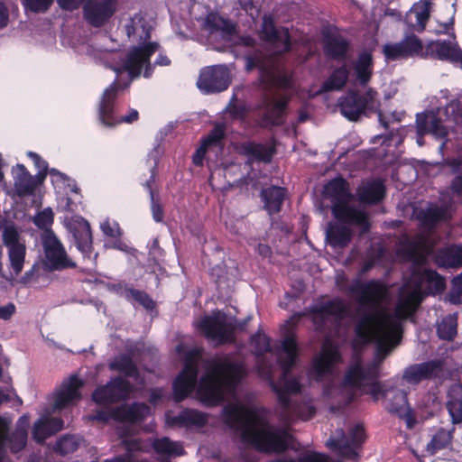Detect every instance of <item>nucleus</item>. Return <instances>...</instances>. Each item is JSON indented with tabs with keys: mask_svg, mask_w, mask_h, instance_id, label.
Returning <instances> with one entry per match:
<instances>
[{
	"mask_svg": "<svg viewBox=\"0 0 462 462\" xmlns=\"http://www.w3.org/2000/svg\"><path fill=\"white\" fill-rule=\"evenodd\" d=\"M434 263L440 268H461L462 245H451L438 249L434 255Z\"/></svg>",
	"mask_w": 462,
	"mask_h": 462,
	"instance_id": "nucleus-34",
	"label": "nucleus"
},
{
	"mask_svg": "<svg viewBox=\"0 0 462 462\" xmlns=\"http://www.w3.org/2000/svg\"><path fill=\"white\" fill-rule=\"evenodd\" d=\"M54 221V213L51 208L39 211L33 218L34 225L43 230V233L52 231L51 226Z\"/></svg>",
	"mask_w": 462,
	"mask_h": 462,
	"instance_id": "nucleus-60",
	"label": "nucleus"
},
{
	"mask_svg": "<svg viewBox=\"0 0 462 462\" xmlns=\"http://www.w3.org/2000/svg\"><path fill=\"white\" fill-rule=\"evenodd\" d=\"M331 211L339 223L346 226H357L361 228L362 234L368 233L371 228L368 214L364 210L349 206L348 203L331 207Z\"/></svg>",
	"mask_w": 462,
	"mask_h": 462,
	"instance_id": "nucleus-19",
	"label": "nucleus"
},
{
	"mask_svg": "<svg viewBox=\"0 0 462 462\" xmlns=\"http://www.w3.org/2000/svg\"><path fill=\"white\" fill-rule=\"evenodd\" d=\"M226 124L223 122L216 123L209 133L201 139L200 143L208 151L217 149L223 152L226 140Z\"/></svg>",
	"mask_w": 462,
	"mask_h": 462,
	"instance_id": "nucleus-45",
	"label": "nucleus"
},
{
	"mask_svg": "<svg viewBox=\"0 0 462 462\" xmlns=\"http://www.w3.org/2000/svg\"><path fill=\"white\" fill-rule=\"evenodd\" d=\"M428 57L460 64L462 68V50L457 42L452 43L446 40L431 41L425 46L424 58Z\"/></svg>",
	"mask_w": 462,
	"mask_h": 462,
	"instance_id": "nucleus-18",
	"label": "nucleus"
},
{
	"mask_svg": "<svg viewBox=\"0 0 462 462\" xmlns=\"http://www.w3.org/2000/svg\"><path fill=\"white\" fill-rule=\"evenodd\" d=\"M337 437L331 436L326 442V446L332 451L347 459H355L358 457V450L365 441L366 434L363 425L356 424L350 429L348 436H346L342 429L337 430Z\"/></svg>",
	"mask_w": 462,
	"mask_h": 462,
	"instance_id": "nucleus-7",
	"label": "nucleus"
},
{
	"mask_svg": "<svg viewBox=\"0 0 462 462\" xmlns=\"http://www.w3.org/2000/svg\"><path fill=\"white\" fill-rule=\"evenodd\" d=\"M338 106L342 116L353 122L357 121L366 109L365 99L357 90L347 91L339 98Z\"/></svg>",
	"mask_w": 462,
	"mask_h": 462,
	"instance_id": "nucleus-26",
	"label": "nucleus"
},
{
	"mask_svg": "<svg viewBox=\"0 0 462 462\" xmlns=\"http://www.w3.org/2000/svg\"><path fill=\"white\" fill-rule=\"evenodd\" d=\"M122 295L126 300L137 302L146 310L152 311L156 308L155 301L146 291L134 289L133 286L125 284Z\"/></svg>",
	"mask_w": 462,
	"mask_h": 462,
	"instance_id": "nucleus-49",
	"label": "nucleus"
},
{
	"mask_svg": "<svg viewBox=\"0 0 462 462\" xmlns=\"http://www.w3.org/2000/svg\"><path fill=\"white\" fill-rule=\"evenodd\" d=\"M380 372L376 364H368L365 366L357 361L346 371L344 384L347 387L362 389L368 380L379 379Z\"/></svg>",
	"mask_w": 462,
	"mask_h": 462,
	"instance_id": "nucleus-20",
	"label": "nucleus"
},
{
	"mask_svg": "<svg viewBox=\"0 0 462 462\" xmlns=\"http://www.w3.org/2000/svg\"><path fill=\"white\" fill-rule=\"evenodd\" d=\"M9 430L10 421L4 417H0V454L6 446L12 453L16 454L22 451L27 444V433L14 430L10 433Z\"/></svg>",
	"mask_w": 462,
	"mask_h": 462,
	"instance_id": "nucleus-25",
	"label": "nucleus"
},
{
	"mask_svg": "<svg viewBox=\"0 0 462 462\" xmlns=\"http://www.w3.org/2000/svg\"><path fill=\"white\" fill-rule=\"evenodd\" d=\"M241 149L243 153L247 157L265 163L271 162L276 152V149L273 145L267 146L252 141L242 143Z\"/></svg>",
	"mask_w": 462,
	"mask_h": 462,
	"instance_id": "nucleus-42",
	"label": "nucleus"
},
{
	"mask_svg": "<svg viewBox=\"0 0 462 462\" xmlns=\"http://www.w3.org/2000/svg\"><path fill=\"white\" fill-rule=\"evenodd\" d=\"M416 132L419 137L431 134L437 139H445L448 134V126L444 124L439 113L426 110L416 115Z\"/></svg>",
	"mask_w": 462,
	"mask_h": 462,
	"instance_id": "nucleus-17",
	"label": "nucleus"
},
{
	"mask_svg": "<svg viewBox=\"0 0 462 462\" xmlns=\"http://www.w3.org/2000/svg\"><path fill=\"white\" fill-rule=\"evenodd\" d=\"M198 331L216 346L231 342V323L220 311L203 317L197 325Z\"/></svg>",
	"mask_w": 462,
	"mask_h": 462,
	"instance_id": "nucleus-11",
	"label": "nucleus"
},
{
	"mask_svg": "<svg viewBox=\"0 0 462 462\" xmlns=\"http://www.w3.org/2000/svg\"><path fill=\"white\" fill-rule=\"evenodd\" d=\"M350 51V42L341 35L326 34L323 39L325 56L332 60L345 61Z\"/></svg>",
	"mask_w": 462,
	"mask_h": 462,
	"instance_id": "nucleus-28",
	"label": "nucleus"
},
{
	"mask_svg": "<svg viewBox=\"0 0 462 462\" xmlns=\"http://www.w3.org/2000/svg\"><path fill=\"white\" fill-rule=\"evenodd\" d=\"M116 421L137 423L143 421L150 413V407L144 402H133L114 408Z\"/></svg>",
	"mask_w": 462,
	"mask_h": 462,
	"instance_id": "nucleus-29",
	"label": "nucleus"
},
{
	"mask_svg": "<svg viewBox=\"0 0 462 462\" xmlns=\"http://www.w3.org/2000/svg\"><path fill=\"white\" fill-rule=\"evenodd\" d=\"M160 49L156 42H150L140 46L133 47L127 53L121 68L115 69L117 74L127 72L130 82L138 78L143 69V77L150 78L153 73V66L151 63V57Z\"/></svg>",
	"mask_w": 462,
	"mask_h": 462,
	"instance_id": "nucleus-6",
	"label": "nucleus"
},
{
	"mask_svg": "<svg viewBox=\"0 0 462 462\" xmlns=\"http://www.w3.org/2000/svg\"><path fill=\"white\" fill-rule=\"evenodd\" d=\"M202 352L199 348H193L188 351L184 357V365L181 371L190 373L192 375L199 374V361Z\"/></svg>",
	"mask_w": 462,
	"mask_h": 462,
	"instance_id": "nucleus-58",
	"label": "nucleus"
},
{
	"mask_svg": "<svg viewBox=\"0 0 462 462\" xmlns=\"http://www.w3.org/2000/svg\"><path fill=\"white\" fill-rule=\"evenodd\" d=\"M287 189L282 187L272 185L262 189L260 197L263 202V209L273 216L282 210Z\"/></svg>",
	"mask_w": 462,
	"mask_h": 462,
	"instance_id": "nucleus-33",
	"label": "nucleus"
},
{
	"mask_svg": "<svg viewBox=\"0 0 462 462\" xmlns=\"http://www.w3.org/2000/svg\"><path fill=\"white\" fill-rule=\"evenodd\" d=\"M447 409L454 423L462 422V385H455L448 392Z\"/></svg>",
	"mask_w": 462,
	"mask_h": 462,
	"instance_id": "nucleus-48",
	"label": "nucleus"
},
{
	"mask_svg": "<svg viewBox=\"0 0 462 462\" xmlns=\"http://www.w3.org/2000/svg\"><path fill=\"white\" fill-rule=\"evenodd\" d=\"M324 194L330 199L332 207L349 203L353 199L349 183L342 176L330 180L324 186Z\"/></svg>",
	"mask_w": 462,
	"mask_h": 462,
	"instance_id": "nucleus-27",
	"label": "nucleus"
},
{
	"mask_svg": "<svg viewBox=\"0 0 462 462\" xmlns=\"http://www.w3.org/2000/svg\"><path fill=\"white\" fill-rule=\"evenodd\" d=\"M170 424L180 428L195 426L202 428L208 423V415L194 409H185L178 415L170 419Z\"/></svg>",
	"mask_w": 462,
	"mask_h": 462,
	"instance_id": "nucleus-39",
	"label": "nucleus"
},
{
	"mask_svg": "<svg viewBox=\"0 0 462 462\" xmlns=\"http://www.w3.org/2000/svg\"><path fill=\"white\" fill-rule=\"evenodd\" d=\"M444 379V362L440 359L410 365L402 374V380L411 385H418L422 381L430 380L442 383Z\"/></svg>",
	"mask_w": 462,
	"mask_h": 462,
	"instance_id": "nucleus-13",
	"label": "nucleus"
},
{
	"mask_svg": "<svg viewBox=\"0 0 462 462\" xmlns=\"http://www.w3.org/2000/svg\"><path fill=\"white\" fill-rule=\"evenodd\" d=\"M365 385L360 391L365 394L370 395L374 402H378L381 398H384V393L389 390L378 379L368 380Z\"/></svg>",
	"mask_w": 462,
	"mask_h": 462,
	"instance_id": "nucleus-57",
	"label": "nucleus"
},
{
	"mask_svg": "<svg viewBox=\"0 0 462 462\" xmlns=\"http://www.w3.org/2000/svg\"><path fill=\"white\" fill-rule=\"evenodd\" d=\"M353 232L349 226L339 222L329 223L326 232V241L333 248H346L351 242Z\"/></svg>",
	"mask_w": 462,
	"mask_h": 462,
	"instance_id": "nucleus-37",
	"label": "nucleus"
},
{
	"mask_svg": "<svg viewBox=\"0 0 462 462\" xmlns=\"http://www.w3.org/2000/svg\"><path fill=\"white\" fill-rule=\"evenodd\" d=\"M78 249L85 255L92 251V234L88 222L84 221L73 233Z\"/></svg>",
	"mask_w": 462,
	"mask_h": 462,
	"instance_id": "nucleus-51",
	"label": "nucleus"
},
{
	"mask_svg": "<svg viewBox=\"0 0 462 462\" xmlns=\"http://www.w3.org/2000/svg\"><path fill=\"white\" fill-rule=\"evenodd\" d=\"M414 278L420 284H426L427 289L432 295L440 294L446 289L445 278L437 271L428 268H417L412 273Z\"/></svg>",
	"mask_w": 462,
	"mask_h": 462,
	"instance_id": "nucleus-35",
	"label": "nucleus"
},
{
	"mask_svg": "<svg viewBox=\"0 0 462 462\" xmlns=\"http://www.w3.org/2000/svg\"><path fill=\"white\" fill-rule=\"evenodd\" d=\"M83 384V381L77 374H72L64 381L55 394L54 410H62L72 405L75 401L80 400L79 390Z\"/></svg>",
	"mask_w": 462,
	"mask_h": 462,
	"instance_id": "nucleus-22",
	"label": "nucleus"
},
{
	"mask_svg": "<svg viewBox=\"0 0 462 462\" xmlns=\"http://www.w3.org/2000/svg\"><path fill=\"white\" fill-rule=\"evenodd\" d=\"M2 241L7 248L11 278H14L23 271L26 256L25 243L22 241L20 233L14 225H10L4 229Z\"/></svg>",
	"mask_w": 462,
	"mask_h": 462,
	"instance_id": "nucleus-10",
	"label": "nucleus"
},
{
	"mask_svg": "<svg viewBox=\"0 0 462 462\" xmlns=\"http://www.w3.org/2000/svg\"><path fill=\"white\" fill-rule=\"evenodd\" d=\"M129 39L144 42L151 38L152 26L142 14H135L125 25Z\"/></svg>",
	"mask_w": 462,
	"mask_h": 462,
	"instance_id": "nucleus-36",
	"label": "nucleus"
},
{
	"mask_svg": "<svg viewBox=\"0 0 462 462\" xmlns=\"http://www.w3.org/2000/svg\"><path fill=\"white\" fill-rule=\"evenodd\" d=\"M447 120L457 123L462 118V103L458 99L451 100L445 107Z\"/></svg>",
	"mask_w": 462,
	"mask_h": 462,
	"instance_id": "nucleus-64",
	"label": "nucleus"
},
{
	"mask_svg": "<svg viewBox=\"0 0 462 462\" xmlns=\"http://www.w3.org/2000/svg\"><path fill=\"white\" fill-rule=\"evenodd\" d=\"M265 76L261 83L265 88L269 87H277L282 89H289L293 87V75L286 70L275 72L271 68L264 72Z\"/></svg>",
	"mask_w": 462,
	"mask_h": 462,
	"instance_id": "nucleus-44",
	"label": "nucleus"
},
{
	"mask_svg": "<svg viewBox=\"0 0 462 462\" xmlns=\"http://www.w3.org/2000/svg\"><path fill=\"white\" fill-rule=\"evenodd\" d=\"M251 346L255 355L262 356L271 351L270 338L261 333H257L251 337Z\"/></svg>",
	"mask_w": 462,
	"mask_h": 462,
	"instance_id": "nucleus-62",
	"label": "nucleus"
},
{
	"mask_svg": "<svg viewBox=\"0 0 462 462\" xmlns=\"http://www.w3.org/2000/svg\"><path fill=\"white\" fill-rule=\"evenodd\" d=\"M407 58L421 57L424 58V46L421 40L415 34L411 33L406 35L401 42Z\"/></svg>",
	"mask_w": 462,
	"mask_h": 462,
	"instance_id": "nucleus-54",
	"label": "nucleus"
},
{
	"mask_svg": "<svg viewBox=\"0 0 462 462\" xmlns=\"http://www.w3.org/2000/svg\"><path fill=\"white\" fill-rule=\"evenodd\" d=\"M118 0H86L82 14L85 22L94 28L106 25L117 9Z\"/></svg>",
	"mask_w": 462,
	"mask_h": 462,
	"instance_id": "nucleus-14",
	"label": "nucleus"
},
{
	"mask_svg": "<svg viewBox=\"0 0 462 462\" xmlns=\"http://www.w3.org/2000/svg\"><path fill=\"white\" fill-rule=\"evenodd\" d=\"M14 179V191L20 198L32 196L37 189L36 179L31 175L23 164L16 165Z\"/></svg>",
	"mask_w": 462,
	"mask_h": 462,
	"instance_id": "nucleus-38",
	"label": "nucleus"
},
{
	"mask_svg": "<svg viewBox=\"0 0 462 462\" xmlns=\"http://www.w3.org/2000/svg\"><path fill=\"white\" fill-rule=\"evenodd\" d=\"M420 304L419 295L415 292L409 293L401 299L392 314H381L377 334L381 341H394L402 337V320L411 318Z\"/></svg>",
	"mask_w": 462,
	"mask_h": 462,
	"instance_id": "nucleus-4",
	"label": "nucleus"
},
{
	"mask_svg": "<svg viewBox=\"0 0 462 462\" xmlns=\"http://www.w3.org/2000/svg\"><path fill=\"white\" fill-rule=\"evenodd\" d=\"M350 71L346 63L335 68L328 79L320 86L319 93L341 91L349 79Z\"/></svg>",
	"mask_w": 462,
	"mask_h": 462,
	"instance_id": "nucleus-40",
	"label": "nucleus"
},
{
	"mask_svg": "<svg viewBox=\"0 0 462 462\" xmlns=\"http://www.w3.org/2000/svg\"><path fill=\"white\" fill-rule=\"evenodd\" d=\"M453 433L454 428L452 430L439 428L427 444V451L430 455H435L439 450L448 448L452 442Z\"/></svg>",
	"mask_w": 462,
	"mask_h": 462,
	"instance_id": "nucleus-50",
	"label": "nucleus"
},
{
	"mask_svg": "<svg viewBox=\"0 0 462 462\" xmlns=\"http://www.w3.org/2000/svg\"><path fill=\"white\" fill-rule=\"evenodd\" d=\"M109 368L112 371H117L126 377L138 379L140 377L139 369L134 362L131 356L122 354L116 356L110 364Z\"/></svg>",
	"mask_w": 462,
	"mask_h": 462,
	"instance_id": "nucleus-47",
	"label": "nucleus"
},
{
	"mask_svg": "<svg viewBox=\"0 0 462 462\" xmlns=\"http://www.w3.org/2000/svg\"><path fill=\"white\" fill-rule=\"evenodd\" d=\"M42 242L47 265L51 270L60 271L76 267V264L68 257L64 246L53 231L43 233Z\"/></svg>",
	"mask_w": 462,
	"mask_h": 462,
	"instance_id": "nucleus-15",
	"label": "nucleus"
},
{
	"mask_svg": "<svg viewBox=\"0 0 462 462\" xmlns=\"http://www.w3.org/2000/svg\"><path fill=\"white\" fill-rule=\"evenodd\" d=\"M358 199L366 204H377L385 196V186L381 180H373L357 189Z\"/></svg>",
	"mask_w": 462,
	"mask_h": 462,
	"instance_id": "nucleus-41",
	"label": "nucleus"
},
{
	"mask_svg": "<svg viewBox=\"0 0 462 462\" xmlns=\"http://www.w3.org/2000/svg\"><path fill=\"white\" fill-rule=\"evenodd\" d=\"M241 439L244 443L263 454H282L291 446L292 436L273 425L269 411L263 406H242Z\"/></svg>",
	"mask_w": 462,
	"mask_h": 462,
	"instance_id": "nucleus-2",
	"label": "nucleus"
},
{
	"mask_svg": "<svg viewBox=\"0 0 462 462\" xmlns=\"http://www.w3.org/2000/svg\"><path fill=\"white\" fill-rule=\"evenodd\" d=\"M349 291L353 295L358 297V302L361 306L359 311L362 310V308H365L355 327L356 337L364 342H368L374 336L380 349L392 343L393 341H381L377 334L381 314H385V312L375 310L387 294V288L384 283L375 279L366 282H357L350 287Z\"/></svg>",
	"mask_w": 462,
	"mask_h": 462,
	"instance_id": "nucleus-3",
	"label": "nucleus"
},
{
	"mask_svg": "<svg viewBox=\"0 0 462 462\" xmlns=\"http://www.w3.org/2000/svg\"><path fill=\"white\" fill-rule=\"evenodd\" d=\"M457 334V314L445 316L437 326V335L442 340L452 341Z\"/></svg>",
	"mask_w": 462,
	"mask_h": 462,
	"instance_id": "nucleus-52",
	"label": "nucleus"
},
{
	"mask_svg": "<svg viewBox=\"0 0 462 462\" xmlns=\"http://www.w3.org/2000/svg\"><path fill=\"white\" fill-rule=\"evenodd\" d=\"M246 374L247 373L245 366L233 360V419L237 411L236 389Z\"/></svg>",
	"mask_w": 462,
	"mask_h": 462,
	"instance_id": "nucleus-59",
	"label": "nucleus"
},
{
	"mask_svg": "<svg viewBox=\"0 0 462 462\" xmlns=\"http://www.w3.org/2000/svg\"><path fill=\"white\" fill-rule=\"evenodd\" d=\"M133 385L122 376L111 378L106 384L97 386L92 393V400L98 405L118 403L128 399Z\"/></svg>",
	"mask_w": 462,
	"mask_h": 462,
	"instance_id": "nucleus-12",
	"label": "nucleus"
},
{
	"mask_svg": "<svg viewBox=\"0 0 462 462\" xmlns=\"http://www.w3.org/2000/svg\"><path fill=\"white\" fill-rule=\"evenodd\" d=\"M231 83V70L226 64L205 66L200 69L196 86L204 95L226 91Z\"/></svg>",
	"mask_w": 462,
	"mask_h": 462,
	"instance_id": "nucleus-9",
	"label": "nucleus"
},
{
	"mask_svg": "<svg viewBox=\"0 0 462 462\" xmlns=\"http://www.w3.org/2000/svg\"><path fill=\"white\" fill-rule=\"evenodd\" d=\"M314 311L318 314L332 316L341 319L346 315L347 307L341 299L336 298L317 307Z\"/></svg>",
	"mask_w": 462,
	"mask_h": 462,
	"instance_id": "nucleus-53",
	"label": "nucleus"
},
{
	"mask_svg": "<svg viewBox=\"0 0 462 462\" xmlns=\"http://www.w3.org/2000/svg\"><path fill=\"white\" fill-rule=\"evenodd\" d=\"M80 444V439L76 435H64L60 437L55 445V451L62 456L75 452Z\"/></svg>",
	"mask_w": 462,
	"mask_h": 462,
	"instance_id": "nucleus-55",
	"label": "nucleus"
},
{
	"mask_svg": "<svg viewBox=\"0 0 462 462\" xmlns=\"http://www.w3.org/2000/svg\"><path fill=\"white\" fill-rule=\"evenodd\" d=\"M152 446L159 455L181 457L186 454L182 442L171 440L169 437L155 439Z\"/></svg>",
	"mask_w": 462,
	"mask_h": 462,
	"instance_id": "nucleus-46",
	"label": "nucleus"
},
{
	"mask_svg": "<svg viewBox=\"0 0 462 462\" xmlns=\"http://www.w3.org/2000/svg\"><path fill=\"white\" fill-rule=\"evenodd\" d=\"M64 421L57 417L41 418L32 426V439L37 443H43L48 438L63 429Z\"/></svg>",
	"mask_w": 462,
	"mask_h": 462,
	"instance_id": "nucleus-32",
	"label": "nucleus"
},
{
	"mask_svg": "<svg viewBox=\"0 0 462 462\" xmlns=\"http://www.w3.org/2000/svg\"><path fill=\"white\" fill-rule=\"evenodd\" d=\"M211 279L216 283L218 291H223L229 287L228 273L226 266L217 264L211 268Z\"/></svg>",
	"mask_w": 462,
	"mask_h": 462,
	"instance_id": "nucleus-61",
	"label": "nucleus"
},
{
	"mask_svg": "<svg viewBox=\"0 0 462 462\" xmlns=\"http://www.w3.org/2000/svg\"><path fill=\"white\" fill-rule=\"evenodd\" d=\"M203 30L208 32V41L218 52H231V20L210 12L203 20Z\"/></svg>",
	"mask_w": 462,
	"mask_h": 462,
	"instance_id": "nucleus-8",
	"label": "nucleus"
},
{
	"mask_svg": "<svg viewBox=\"0 0 462 462\" xmlns=\"http://www.w3.org/2000/svg\"><path fill=\"white\" fill-rule=\"evenodd\" d=\"M260 38L275 48L280 49L281 53H285L291 49V41L289 29L283 26L276 27L272 15L264 14L260 29Z\"/></svg>",
	"mask_w": 462,
	"mask_h": 462,
	"instance_id": "nucleus-16",
	"label": "nucleus"
},
{
	"mask_svg": "<svg viewBox=\"0 0 462 462\" xmlns=\"http://www.w3.org/2000/svg\"><path fill=\"white\" fill-rule=\"evenodd\" d=\"M374 61L372 51L368 50L360 51L352 62V76L355 83L365 88L374 76Z\"/></svg>",
	"mask_w": 462,
	"mask_h": 462,
	"instance_id": "nucleus-23",
	"label": "nucleus"
},
{
	"mask_svg": "<svg viewBox=\"0 0 462 462\" xmlns=\"http://www.w3.org/2000/svg\"><path fill=\"white\" fill-rule=\"evenodd\" d=\"M427 239L423 236H419L416 240L411 241L407 245V254L416 264H423L426 257L419 253L420 250L426 247Z\"/></svg>",
	"mask_w": 462,
	"mask_h": 462,
	"instance_id": "nucleus-56",
	"label": "nucleus"
},
{
	"mask_svg": "<svg viewBox=\"0 0 462 462\" xmlns=\"http://www.w3.org/2000/svg\"><path fill=\"white\" fill-rule=\"evenodd\" d=\"M384 407L388 412L396 415L401 419H405L410 426L411 420V409L408 403L407 393L404 390L396 387H390L388 392L384 393Z\"/></svg>",
	"mask_w": 462,
	"mask_h": 462,
	"instance_id": "nucleus-21",
	"label": "nucleus"
},
{
	"mask_svg": "<svg viewBox=\"0 0 462 462\" xmlns=\"http://www.w3.org/2000/svg\"><path fill=\"white\" fill-rule=\"evenodd\" d=\"M129 86L130 82H122L116 79L105 89L98 106V118L104 125L115 126L122 123L132 124L138 120L139 113L135 109H130L129 113L124 116L117 117L115 116L116 101L118 94Z\"/></svg>",
	"mask_w": 462,
	"mask_h": 462,
	"instance_id": "nucleus-5",
	"label": "nucleus"
},
{
	"mask_svg": "<svg viewBox=\"0 0 462 462\" xmlns=\"http://www.w3.org/2000/svg\"><path fill=\"white\" fill-rule=\"evenodd\" d=\"M340 359V354L337 347L331 343L323 344L319 355H318L312 363V368L319 380L326 374L332 373L333 366Z\"/></svg>",
	"mask_w": 462,
	"mask_h": 462,
	"instance_id": "nucleus-24",
	"label": "nucleus"
},
{
	"mask_svg": "<svg viewBox=\"0 0 462 462\" xmlns=\"http://www.w3.org/2000/svg\"><path fill=\"white\" fill-rule=\"evenodd\" d=\"M289 102L290 98L286 96L282 97L278 100L264 99L263 107L265 112L263 116V120L271 125H282L285 120Z\"/></svg>",
	"mask_w": 462,
	"mask_h": 462,
	"instance_id": "nucleus-31",
	"label": "nucleus"
},
{
	"mask_svg": "<svg viewBox=\"0 0 462 462\" xmlns=\"http://www.w3.org/2000/svg\"><path fill=\"white\" fill-rule=\"evenodd\" d=\"M448 300L452 304H462V273L452 279Z\"/></svg>",
	"mask_w": 462,
	"mask_h": 462,
	"instance_id": "nucleus-63",
	"label": "nucleus"
},
{
	"mask_svg": "<svg viewBox=\"0 0 462 462\" xmlns=\"http://www.w3.org/2000/svg\"><path fill=\"white\" fill-rule=\"evenodd\" d=\"M416 218L420 221L421 226L432 229L438 224L448 221L450 218V215L446 207L439 206L436 203H430L428 207L417 213Z\"/></svg>",
	"mask_w": 462,
	"mask_h": 462,
	"instance_id": "nucleus-30",
	"label": "nucleus"
},
{
	"mask_svg": "<svg viewBox=\"0 0 462 462\" xmlns=\"http://www.w3.org/2000/svg\"><path fill=\"white\" fill-rule=\"evenodd\" d=\"M282 349L285 356L280 359L283 374H288L293 368L298 358V346L294 335H288L282 342Z\"/></svg>",
	"mask_w": 462,
	"mask_h": 462,
	"instance_id": "nucleus-43",
	"label": "nucleus"
},
{
	"mask_svg": "<svg viewBox=\"0 0 462 462\" xmlns=\"http://www.w3.org/2000/svg\"><path fill=\"white\" fill-rule=\"evenodd\" d=\"M196 385L197 397L205 406L215 407L223 403L226 393L231 392V356L206 360L204 373L199 381L198 374L180 371L172 383L174 402L187 399Z\"/></svg>",
	"mask_w": 462,
	"mask_h": 462,
	"instance_id": "nucleus-1",
	"label": "nucleus"
}]
</instances>
